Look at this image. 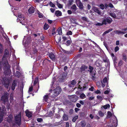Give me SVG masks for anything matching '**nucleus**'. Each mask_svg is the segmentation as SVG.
Masks as SVG:
<instances>
[{"label":"nucleus","instance_id":"obj_31","mask_svg":"<svg viewBox=\"0 0 127 127\" xmlns=\"http://www.w3.org/2000/svg\"><path fill=\"white\" fill-rule=\"evenodd\" d=\"M127 59L126 55L125 54H123L122 55V59L125 62H126Z\"/></svg>","mask_w":127,"mask_h":127},{"label":"nucleus","instance_id":"obj_39","mask_svg":"<svg viewBox=\"0 0 127 127\" xmlns=\"http://www.w3.org/2000/svg\"><path fill=\"white\" fill-rule=\"evenodd\" d=\"M96 71H95V72L93 71L92 72V73H90L91 75L92 76L93 78H95V76L96 74Z\"/></svg>","mask_w":127,"mask_h":127},{"label":"nucleus","instance_id":"obj_53","mask_svg":"<svg viewBox=\"0 0 127 127\" xmlns=\"http://www.w3.org/2000/svg\"><path fill=\"white\" fill-rule=\"evenodd\" d=\"M37 121L38 122H41L43 121V119L41 118H38L37 119Z\"/></svg>","mask_w":127,"mask_h":127},{"label":"nucleus","instance_id":"obj_61","mask_svg":"<svg viewBox=\"0 0 127 127\" xmlns=\"http://www.w3.org/2000/svg\"><path fill=\"white\" fill-rule=\"evenodd\" d=\"M97 99H99L101 101L102 100V97L101 96H100L99 95H97Z\"/></svg>","mask_w":127,"mask_h":127},{"label":"nucleus","instance_id":"obj_26","mask_svg":"<svg viewBox=\"0 0 127 127\" xmlns=\"http://www.w3.org/2000/svg\"><path fill=\"white\" fill-rule=\"evenodd\" d=\"M9 54V52L8 50L7 49H5L4 52V55L3 58H4L5 57H6V55H8Z\"/></svg>","mask_w":127,"mask_h":127},{"label":"nucleus","instance_id":"obj_49","mask_svg":"<svg viewBox=\"0 0 127 127\" xmlns=\"http://www.w3.org/2000/svg\"><path fill=\"white\" fill-rule=\"evenodd\" d=\"M56 28H53L52 31V35H54L56 33L55 32Z\"/></svg>","mask_w":127,"mask_h":127},{"label":"nucleus","instance_id":"obj_33","mask_svg":"<svg viewBox=\"0 0 127 127\" xmlns=\"http://www.w3.org/2000/svg\"><path fill=\"white\" fill-rule=\"evenodd\" d=\"M43 97V99L45 101H47L49 98V96L48 95H45Z\"/></svg>","mask_w":127,"mask_h":127},{"label":"nucleus","instance_id":"obj_6","mask_svg":"<svg viewBox=\"0 0 127 127\" xmlns=\"http://www.w3.org/2000/svg\"><path fill=\"white\" fill-rule=\"evenodd\" d=\"M61 90V89L59 87L55 89L53 91L54 93V95H52V96L54 97L55 96H56L60 93Z\"/></svg>","mask_w":127,"mask_h":127},{"label":"nucleus","instance_id":"obj_1","mask_svg":"<svg viewBox=\"0 0 127 127\" xmlns=\"http://www.w3.org/2000/svg\"><path fill=\"white\" fill-rule=\"evenodd\" d=\"M21 113L20 112L18 114L14 116V123H12V125L11 127H16L17 125L20 126L21 124Z\"/></svg>","mask_w":127,"mask_h":127},{"label":"nucleus","instance_id":"obj_47","mask_svg":"<svg viewBox=\"0 0 127 127\" xmlns=\"http://www.w3.org/2000/svg\"><path fill=\"white\" fill-rule=\"evenodd\" d=\"M99 7H100V9H101L102 10H103L105 8V6L102 4H100L99 5Z\"/></svg>","mask_w":127,"mask_h":127},{"label":"nucleus","instance_id":"obj_35","mask_svg":"<svg viewBox=\"0 0 127 127\" xmlns=\"http://www.w3.org/2000/svg\"><path fill=\"white\" fill-rule=\"evenodd\" d=\"M110 15L112 17L114 18H116V16L115 13H109Z\"/></svg>","mask_w":127,"mask_h":127},{"label":"nucleus","instance_id":"obj_32","mask_svg":"<svg viewBox=\"0 0 127 127\" xmlns=\"http://www.w3.org/2000/svg\"><path fill=\"white\" fill-rule=\"evenodd\" d=\"M21 73L20 72L16 71V72L15 76L19 78L20 76Z\"/></svg>","mask_w":127,"mask_h":127},{"label":"nucleus","instance_id":"obj_21","mask_svg":"<svg viewBox=\"0 0 127 127\" xmlns=\"http://www.w3.org/2000/svg\"><path fill=\"white\" fill-rule=\"evenodd\" d=\"M62 51L63 53L66 54H71L72 53V51L70 50V51H67L64 50L63 49H62Z\"/></svg>","mask_w":127,"mask_h":127},{"label":"nucleus","instance_id":"obj_48","mask_svg":"<svg viewBox=\"0 0 127 127\" xmlns=\"http://www.w3.org/2000/svg\"><path fill=\"white\" fill-rule=\"evenodd\" d=\"M103 108L105 109H107L108 108H109L110 107V105L109 104H106L103 106Z\"/></svg>","mask_w":127,"mask_h":127},{"label":"nucleus","instance_id":"obj_55","mask_svg":"<svg viewBox=\"0 0 127 127\" xmlns=\"http://www.w3.org/2000/svg\"><path fill=\"white\" fill-rule=\"evenodd\" d=\"M34 53H33V54H34V55L35 56H36L37 55V53L38 52L37 49L34 50Z\"/></svg>","mask_w":127,"mask_h":127},{"label":"nucleus","instance_id":"obj_60","mask_svg":"<svg viewBox=\"0 0 127 127\" xmlns=\"http://www.w3.org/2000/svg\"><path fill=\"white\" fill-rule=\"evenodd\" d=\"M66 34L68 35H72V32L71 31H69L67 32Z\"/></svg>","mask_w":127,"mask_h":127},{"label":"nucleus","instance_id":"obj_56","mask_svg":"<svg viewBox=\"0 0 127 127\" xmlns=\"http://www.w3.org/2000/svg\"><path fill=\"white\" fill-rule=\"evenodd\" d=\"M18 17L19 18H22L23 17V15L22 14H19L18 15Z\"/></svg>","mask_w":127,"mask_h":127},{"label":"nucleus","instance_id":"obj_51","mask_svg":"<svg viewBox=\"0 0 127 127\" xmlns=\"http://www.w3.org/2000/svg\"><path fill=\"white\" fill-rule=\"evenodd\" d=\"M7 122L10 123L12 122V120L11 118H9L7 119Z\"/></svg>","mask_w":127,"mask_h":127},{"label":"nucleus","instance_id":"obj_50","mask_svg":"<svg viewBox=\"0 0 127 127\" xmlns=\"http://www.w3.org/2000/svg\"><path fill=\"white\" fill-rule=\"evenodd\" d=\"M112 30V29H110L104 32V34H106L109 33Z\"/></svg>","mask_w":127,"mask_h":127},{"label":"nucleus","instance_id":"obj_11","mask_svg":"<svg viewBox=\"0 0 127 127\" xmlns=\"http://www.w3.org/2000/svg\"><path fill=\"white\" fill-rule=\"evenodd\" d=\"M17 84L15 80H13L12 83L11 87V89L12 91H14L15 89V87L17 86Z\"/></svg>","mask_w":127,"mask_h":127},{"label":"nucleus","instance_id":"obj_41","mask_svg":"<svg viewBox=\"0 0 127 127\" xmlns=\"http://www.w3.org/2000/svg\"><path fill=\"white\" fill-rule=\"evenodd\" d=\"M49 5L50 6L52 7H54L55 6V5L53 4L51 1H50L49 2Z\"/></svg>","mask_w":127,"mask_h":127},{"label":"nucleus","instance_id":"obj_46","mask_svg":"<svg viewBox=\"0 0 127 127\" xmlns=\"http://www.w3.org/2000/svg\"><path fill=\"white\" fill-rule=\"evenodd\" d=\"M47 114L50 117L53 115V112L52 111H49L47 112Z\"/></svg>","mask_w":127,"mask_h":127},{"label":"nucleus","instance_id":"obj_9","mask_svg":"<svg viewBox=\"0 0 127 127\" xmlns=\"http://www.w3.org/2000/svg\"><path fill=\"white\" fill-rule=\"evenodd\" d=\"M70 99L71 101L73 102H75L77 100V96L75 95H72L70 96Z\"/></svg>","mask_w":127,"mask_h":127},{"label":"nucleus","instance_id":"obj_44","mask_svg":"<svg viewBox=\"0 0 127 127\" xmlns=\"http://www.w3.org/2000/svg\"><path fill=\"white\" fill-rule=\"evenodd\" d=\"M98 113L99 115L101 117H102L104 116V113L101 111H99Z\"/></svg>","mask_w":127,"mask_h":127},{"label":"nucleus","instance_id":"obj_12","mask_svg":"<svg viewBox=\"0 0 127 127\" xmlns=\"http://www.w3.org/2000/svg\"><path fill=\"white\" fill-rule=\"evenodd\" d=\"M81 81H79L78 83V88L81 89V90L83 91L85 90L86 89V84H84V86L82 87H81L80 85L79 84L81 83Z\"/></svg>","mask_w":127,"mask_h":127},{"label":"nucleus","instance_id":"obj_59","mask_svg":"<svg viewBox=\"0 0 127 127\" xmlns=\"http://www.w3.org/2000/svg\"><path fill=\"white\" fill-rule=\"evenodd\" d=\"M62 38L63 39V40H62V41H65L67 39V38L63 36L62 37Z\"/></svg>","mask_w":127,"mask_h":127},{"label":"nucleus","instance_id":"obj_22","mask_svg":"<svg viewBox=\"0 0 127 127\" xmlns=\"http://www.w3.org/2000/svg\"><path fill=\"white\" fill-rule=\"evenodd\" d=\"M63 120L64 121H66L68 120V115L64 113V114L63 115Z\"/></svg>","mask_w":127,"mask_h":127},{"label":"nucleus","instance_id":"obj_27","mask_svg":"<svg viewBox=\"0 0 127 127\" xmlns=\"http://www.w3.org/2000/svg\"><path fill=\"white\" fill-rule=\"evenodd\" d=\"M49 27V26L46 23H45L44 25L43 29L45 30H47Z\"/></svg>","mask_w":127,"mask_h":127},{"label":"nucleus","instance_id":"obj_14","mask_svg":"<svg viewBox=\"0 0 127 127\" xmlns=\"http://www.w3.org/2000/svg\"><path fill=\"white\" fill-rule=\"evenodd\" d=\"M26 115L29 118L31 117L32 116V114L31 112L29 111L27 109L25 111Z\"/></svg>","mask_w":127,"mask_h":127},{"label":"nucleus","instance_id":"obj_8","mask_svg":"<svg viewBox=\"0 0 127 127\" xmlns=\"http://www.w3.org/2000/svg\"><path fill=\"white\" fill-rule=\"evenodd\" d=\"M1 100L2 101H3L4 103H5L8 100L7 94L6 93L2 95L1 97Z\"/></svg>","mask_w":127,"mask_h":127},{"label":"nucleus","instance_id":"obj_3","mask_svg":"<svg viewBox=\"0 0 127 127\" xmlns=\"http://www.w3.org/2000/svg\"><path fill=\"white\" fill-rule=\"evenodd\" d=\"M2 82L4 86L7 88H8L10 84V81L6 77H4L2 78Z\"/></svg>","mask_w":127,"mask_h":127},{"label":"nucleus","instance_id":"obj_52","mask_svg":"<svg viewBox=\"0 0 127 127\" xmlns=\"http://www.w3.org/2000/svg\"><path fill=\"white\" fill-rule=\"evenodd\" d=\"M2 46L1 44L0 43V53H1L3 51Z\"/></svg>","mask_w":127,"mask_h":127},{"label":"nucleus","instance_id":"obj_5","mask_svg":"<svg viewBox=\"0 0 127 127\" xmlns=\"http://www.w3.org/2000/svg\"><path fill=\"white\" fill-rule=\"evenodd\" d=\"M67 74L64 72L60 74L59 76V80L60 82H63L67 76Z\"/></svg>","mask_w":127,"mask_h":127},{"label":"nucleus","instance_id":"obj_13","mask_svg":"<svg viewBox=\"0 0 127 127\" xmlns=\"http://www.w3.org/2000/svg\"><path fill=\"white\" fill-rule=\"evenodd\" d=\"M35 11V9L34 8L31 6L30 7L28 10V12L30 14H32Z\"/></svg>","mask_w":127,"mask_h":127},{"label":"nucleus","instance_id":"obj_17","mask_svg":"<svg viewBox=\"0 0 127 127\" xmlns=\"http://www.w3.org/2000/svg\"><path fill=\"white\" fill-rule=\"evenodd\" d=\"M55 40L57 43H59L61 40V37L60 36L57 35L56 37L55 38Z\"/></svg>","mask_w":127,"mask_h":127},{"label":"nucleus","instance_id":"obj_16","mask_svg":"<svg viewBox=\"0 0 127 127\" xmlns=\"http://www.w3.org/2000/svg\"><path fill=\"white\" fill-rule=\"evenodd\" d=\"M70 9L72 10V12L74 13L77 10V7L76 5L74 4L71 7Z\"/></svg>","mask_w":127,"mask_h":127},{"label":"nucleus","instance_id":"obj_57","mask_svg":"<svg viewBox=\"0 0 127 127\" xmlns=\"http://www.w3.org/2000/svg\"><path fill=\"white\" fill-rule=\"evenodd\" d=\"M107 77H105L103 79V82L104 83H106L107 82Z\"/></svg>","mask_w":127,"mask_h":127},{"label":"nucleus","instance_id":"obj_30","mask_svg":"<svg viewBox=\"0 0 127 127\" xmlns=\"http://www.w3.org/2000/svg\"><path fill=\"white\" fill-rule=\"evenodd\" d=\"M112 114L111 112L110 111H108L107 112V118H109L111 117H112Z\"/></svg>","mask_w":127,"mask_h":127},{"label":"nucleus","instance_id":"obj_24","mask_svg":"<svg viewBox=\"0 0 127 127\" xmlns=\"http://www.w3.org/2000/svg\"><path fill=\"white\" fill-rule=\"evenodd\" d=\"M70 22H71L73 24H77V23L76 22V19L73 18H70Z\"/></svg>","mask_w":127,"mask_h":127},{"label":"nucleus","instance_id":"obj_37","mask_svg":"<svg viewBox=\"0 0 127 127\" xmlns=\"http://www.w3.org/2000/svg\"><path fill=\"white\" fill-rule=\"evenodd\" d=\"M80 125L82 127H85L86 125L85 122L84 121H81L80 122Z\"/></svg>","mask_w":127,"mask_h":127},{"label":"nucleus","instance_id":"obj_19","mask_svg":"<svg viewBox=\"0 0 127 127\" xmlns=\"http://www.w3.org/2000/svg\"><path fill=\"white\" fill-rule=\"evenodd\" d=\"M49 58L52 60L55 59V55L53 53L51 52L49 53Z\"/></svg>","mask_w":127,"mask_h":127},{"label":"nucleus","instance_id":"obj_4","mask_svg":"<svg viewBox=\"0 0 127 127\" xmlns=\"http://www.w3.org/2000/svg\"><path fill=\"white\" fill-rule=\"evenodd\" d=\"M122 31H121L120 30H116L115 31V33L116 34H122L123 35L125 33L127 32L126 31L127 30V28H126L124 29H122Z\"/></svg>","mask_w":127,"mask_h":127},{"label":"nucleus","instance_id":"obj_58","mask_svg":"<svg viewBox=\"0 0 127 127\" xmlns=\"http://www.w3.org/2000/svg\"><path fill=\"white\" fill-rule=\"evenodd\" d=\"M115 52H116L119 50V48L118 46H116L115 48Z\"/></svg>","mask_w":127,"mask_h":127},{"label":"nucleus","instance_id":"obj_40","mask_svg":"<svg viewBox=\"0 0 127 127\" xmlns=\"http://www.w3.org/2000/svg\"><path fill=\"white\" fill-rule=\"evenodd\" d=\"M38 77H36L35 79V80L34 82V85H36L37 83L38 82Z\"/></svg>","mask_w":127,"mask_h":127},{"label":"nucleus","instance_id":"obj_7","mask_svg":"<svg viewBox=\"0 0 127 127\" xmlns=\"http://www.w3.org/2000/svg\"><path fill=\"white\" fill-rule=\"evenodd\" d=\"M76 4L79 8L81 10H82L84 8L82 3L81 2L80 0H76Z\"/></svg>","mask_w":127,"mask_h":127},{"label":"nucleus","instance_id":"obj_63","mask_svg":"<svg viewBox=\"0 0 127 127\" xmlns=\"http://www.w3.org/2000/svg\"><path fill=\"white\" fill-rule=\"evenodd\" d=\"M123 64V61L122 60H120L119 61V63L118 65L119 66H121Z\"/></svg>","mask_w":127,"mask_h":127},{"label":"nucleus","instance_id":"obj_43","mask_svg":"<svg viewBox=\"0 0 127 127\" xmlns=\"http://www.w3.org/2000/svg\"><path fill=\"white\" fill-rule=\"evenodd\" d=\"M81 68L82 70H84L85 69L88 68V67L86 65H83L82 66Z\"/></svg>","mask_w":127,"mask_h":127},{"label":"nucleus","instance_id":"obj_64","mask_svg":"<svg viewBox=\"0 0 127 127\" xmlns=\"http://www.w3.org/2000/svg\"><path fill=\"white\" fill-rule=\"evenodd\" d=\"M95 93L96 94H98L101 93V92L100 90H98L97 91H95Z\"/></svg>","mask_w":127,"mask_h":127},{"label":"nucleus","instance_id":"obj_54","mask_svg":"<svg viewBox=\"0 0 127 127\" xmlns=\"http://www.w3.org/2000/svg\"><path fill=\"white\" fill-rule=\"evenodd\" d=\"M81 19L84 21L87 22L88 21V20L86 17H82Z\"/></svg>","mask_w":127,"mask_h":127},{"label":"nucleus","instance_id":"obj_15","mask_svg":"<svg viewBox=\"0 0 127 127\" xmlns=\"http://www.w3.org/2000/svg\"><path fill=\"white\" fill-rule=\"evenodd\" d=\"M92 9L94 12L97 13L99 14L101 13V12L100 11L98 8L93 6L92 8Z\"/></svg>","mask_w":127,"mask_h":127},{"label":"nucleus","instance_id":"obj_28","mask_svg":"<svg viewBox=\"0 0 127 127\" xmlns=\"http://www.w3.org/2000/svg\"><path fill=\"white\" fill-rule=\"evenodd\" d=\"M58 33L59 35H61L62 34V28L61 27H59L57 30Z\"/></svg>","mask_w":127,"mask_h":127},{"label":"nucleus","instance_id":"obj_34","mask_svg":"<svg viewBox=\"0 0 127 127\" xmlns=\"http://www.w3.org/2000/svg\"><path fill=\"white\" fill-rule=\"evenodd\" d=\"M73 2V0H69L68 1V3L67 4V5L68 7H69L72 4Z\"/></svg>","mask_w":127,"mask_h":127},{"label":"nucleus","instance_id":"obj_25","mask_svg":"<svg viewBox=\"0 0 127 127\" xmlns=\"http://www.w3.org/2000/svg\"><path fill=\"white\" fill-rule=\"evenodd\" d=\"M105 24H106L105 20H103L101 23H97L96 24V26H102L103 25H104Z\"/></svg>","mask_w":127,"mask_h":127},{"label":"nucleus","instance_id":"obj_18","mask_svg":"<svg viewBox=\"0 0 127 127\" xmlns=\"http://www.w3.org/2000/svg\"><path fill=\"white\" fill-rule=\"evenodd\" d=\"M70 83V84H68V86L69 87H71V85L73 86L75 85L76 83V80L75 79H74L71 81Z\"/></svg>","mask_w":127,"mask_h":127},{"label":"nucleus","instance_id":"obj_2","mask_svg":"<svg viewBox=\"0 0 127 127\" xmlns=\"http://www.w3.org/2000/svg\"><path fill=\"white\" fill-rule=\"evenodd\" d=\"M10 66L8 64V62L4 63V66L3 68L4 70V73L5 75L10 76L11 72V70L10 69Z\"/></svg>","mask_w":127,"mask_h":127},{"label":"nucleus","instance_id":"obj_62","mask_svg":"<svg viewBox=\"0 0 127 127\" xmlns=\"http://www.w3.org/2000/svg\"><path fill=\"white\" fill-rule=\"evenodd\" d=\"M73 110L72 109H71L69 110V113L70 115H71L73 113Z\"/></svg>","mask_w":127,"mask_h":127},{"label":"nucleus","instance_id":"obj_38","mask_svg":"<svg viewBox=\"0 0 127 127\" xmlns=\"http://www.w3.org/2000/svg\"><path fill=\"white\" fill-rule=\"evenodd\" d=\"M78 116L76 115L72 119V121L73 122H75L76 120L78 118Z\"/></svg>","mask_w":127,"mask_h":127},{"label":"nucleus","instance_id":"obj_20","mask_svg":"<svg viewBox=\"0 0 127 127\" xmlns=\"http://www.w3.org/2000/svg\"><path fill=\"white\" fill-rule=\"evenodd\" d=\"M55 14L56 16L59 17L62 15V13L61 11L58 10L56 11Z\"/></svg>","mask_w":127,"mask_h":127},{"label":"nucleus","instance_id":"obj_36","mask_svg":"<svg viewBox=\"0 0 127 127\" xmlns=\"http://www.w3.org/2000/svg\"><path fill=\"white\" fill-rule=\"evenodd\" d=\"M57 4L58 7L59 8H63V5L59 3V2L58 1L57 2Z\"/></svg>","mask_w":127,"mask_h":127},{"label":"nucleus","instance_id":"obj_23","mask_svg":"<svg viewBox=\"0 0 127 127\" xmlns=\"http://www.w3.org/2000/svg\"><path fill=\"white\" fill-rule=\"evenodd\" d=\"M95 64L96 66L98 68L100 67L101 65V62L99 61H96Z\"/></svg>","mask_w":127,"mask_h":127},{"label":"nucleus","instance_id":"obj_45","mask_svg":"<svg viewBox=\"0 0 127 127\" xmlns=\"http://www.w3.org/2000/svg\"><path fill=\"white\" fill-rule=\"evenodd\" d=\"M85 95L83 93H82L80 95V97L81 99H83L86 97Z\"/></svg>","mask_w":127,"mask_h":127},{"label":"nucleus","instance_id":"obj_42","mask_svg":"<svg viewBox=\"0 0 127 127\" xmlns=\"http://www.w3.org/2000/svg\"><path fill=\"white\" fill-rule=\"evenodd\" d=\"M112 59L114 64H115L116 63H117L116 61H117V59L116 57L115 56L114 57H112Z\"/></svg>","mask_w":127,"mask_h":127},{"label":"nucleus","instance_id":"obj_29","mask_svg":"<svg viewBox=\"0 0 127 127\" xmlns=\"http://www.w3.org/2000/svg\"><path fill=\"white\" fill-rule=\"evenodd\" d=\"M71 42L72 41L71 39L70 40H67L66 43V45L67 46H69L70 45Z\"/></svg>","mask_w":127,"mask_h":127},{"label":"nucleus","instance_id":"obj_10","mask_svg":"<svg viewBox=\"0 0 127 127\" xmlns=\"http://www.w3.org/2000/svg\"><path fill=\"white\" fill-rule=\"evenodd\" d=\"M103 20H105L106 24H104L105 25H106L107 24V23L108 24H110L113 21L112 19L110 17H107L106 19H104Z\"/></svg>","mask_w":127,"mask_h":127}]
</instances>
